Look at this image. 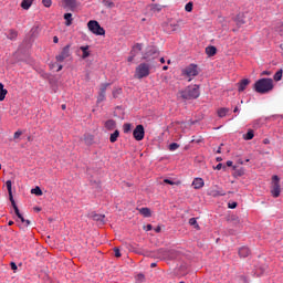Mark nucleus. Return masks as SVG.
<instances>
[{
  "mask_svg": "<svg viewBox=\"0 0 283 283\" xmlns=\"http://www.w3.org/2000/svg\"><path fill=\"white\" fill-rule=\"evenodd\" d=\"M200 97V86L189 85L186 88L178 91L177 98L181 101H195Z\"/></svg>",
  "mask_w": 283,
  "mask_h": 283,
  "instance_id": "f257e3e1",
  "label": "nucleus"
},
{
  "mask_svg": "<svg viewBox=\"0 0 283 283\" xmlns=\"http://www.w3.org/2000/svg\"><path fill=\"white\" fill-rule=\"evenodd\" d=\"M7 185V189H8V193H9V200L14 209V213L17 216V222H21V227L23 229H25V227H30V220H27L25 218H23V214H21V212L19 211V207L17 206V201H14V197L12 196V181L8 180L6 182Z\"/></svg>",
  "mask_w": 283,
  "mask_h": 283,
  "instance_id": "f03ea898",
  "label": "nucleus"
},
{
  "mask_svg": "<svg viewBox=\"0 0 283 283\" xmlns=\"http://www.w3.org/2000/svg\"><path fill=\"white\" fill-rule=\"evenodd\" d=\"M254 90L258 94H269L273 90V80L271 78H260L254 84Z\"/></svg>",
  "mask_w": 283,
  "mask_h": 283,
  "instance_id": "7ed1b4c3",
  "label": "nucleus"
},
{
  "mask_svg": "<svg viewBox=\"0 0 283 283\" xmlns=\"http://www.w3.org/2000/svg\"><path fill=\"white\" fill-rule=\"evenodd\" d=\"M182 76L188 78L189 82L193 81L198 74H200V70L198 69V64H189L185 69L181 70Z\"/></svg>",
  "mask_w": 283,
  "mask_h": 283,
  "instance_id": "20e7f679",
  "label": "nucleus"
},
{
  "mask_svg": "<svg viewBox=\"0 0 283 283\" xmlns=\"http://www.w3.org/2000/svg\"><path fill=\"white\" fill-rule=\"evenodd\" d=\"M270 193L272 198H280L282 193V186L280 185V177L277 175L272 176Z\"/></svg>",
  "mask_w": 283,
  "mask_h": 283,
  "instance_id": "39448f33",
  "label": "nucleus"
},
{
  "mask_svg": "<svg viewBox=\"0 0 283 283\" xmlns=\"http://www.w3.org/2000/svg\"><path fill=\"white\" fill-rule=\"evenodd\" d=\"M151 74V65L147 63H140L135 70L136 78H147Z\"/></svg>",
  "mask_w": 283,
  "mask_h": 283,
  "instance_id": "423d86ee",
  "label": "nucleus"
},
{
  "mask_svg": "<svg viewBox=\"0 0 283 283\" xmlns=\"http://www.w3.org/2000/svg\"><path fill=\"white\" fill-rule=\"evenodd\" d=\"M87 29L90 32H92V34H95V36H105V29L101 27L96 20H90L87 22Z\"/></svg>",
  "mask_w": 283,
  "mask_h": 283,
  "instance_id": "0eeeda50",
  "label": "nucleus"
},
{
  "mask_svg": "<svg viewBox=\"0 0 283 283\" xmlns=\"http://www.w3.org/2000/svg\"><path fill=\"white\" fill-rule=\"evenodd\" d=\"M180 253L177 250L160 249L157 251V258L159 260H176Z\"/></svg>",
  "mask_w": 283,
  "mask_h": 283,
  "instance_id": "6e6552de",
  "label": "nucleus"
},
{
  "mask_svg": "<svg viewBox=\"0 0 283 283\" xmlns=\"http://www.w3.org/2000/svg\"><path fill=\"white\" fill-rule=\"evenodd\" d=\"M158 50L156 48L150 46L147 49V51L143 54V61H153L154 59H158L159 56Z\"/></svg>",
  "mask_w": 283,
  "mask_h": 283,
  "instance_id": "1a4fd4ad",
  "label": "nucleus"
},
{
  "mask_svg": "<svg viewBox=\"0 0 283 283\" xmlns=\"http://www.w3.org/2000/svg\"><path fill=\"white\" fill-rule=\"evenodd\" d=\"M133 138H135V140L137 142L144 140L145 126H143V124H139L135 127V129L133 130Z\"/></svg>",
  "mask_w": 283,
  "mask_h": 283,
  "instance_id": "9d476101",
  "label": "nucleus"
},
{
  "mask_svg": "<svg viewBox=\"0 0 283 283\" xmlns=\"http://www.w3.org/2000/svg\"><path fill=\"white\" fill-rule=\"evenodd\" d=\"M138 52H143V43H136L130 51V55L128 56L127 61L128 63H132L134 59H136V55Z\"/></svg>",
  "mask_w": 283,
  "mask_h": 283,
  "instance_id": "9b49d317",
  "label": "nucleus"
},
{
  "mask_svg": "<svg viewBox=\"0 0 283 283\" xmlns=\"http://www.w3.org/2000/svg\"><path fill=\"white\" fill-rule=\"evenodd\" d=\"M57 63H63L65 59H70V45H66L62 49L61 53L55 56Z\"/></svg>",
  "mask_w": 283,
  "mask_h": 283,
  "instance_id": "f8f14e48",
  "label": "nucleus"
},
{
  "mask_svg": "<svg viewBox=\"0 0 283 283\" xmlns=\"http://www.w3.org/2000/svg\"><path fill=\"white\" fill-rule=\"evenodd\" d=\"M208 196H211L212 198H220V196H227V192L222 190V188L214 186V188H210Z\"/></svg>",
  "mask_w": 283,
  "mask_h": 283,
  "instance_id": "ddd939ff",
  "label": "nucleus"
},
{
  "mask_svg": "<svg viewBox=\"0 0 283 283\" xmlns=\"http://www.w3.org/2000/svg\"><path fill=\"white\" fill-rule=\"evenodd\" d=\"M107 87H109V83H104L101 85L97 96V103H103V101H105V93L107 92Z\"/></svg>",
  "mask_w": 283,
  "mask_h": 283,
  "instance_id": "4468645a",
  "label": "nucleus"
},
{
  "mask_svg": "<svg viewBox=\"0 0 283 283\" xmlns=\"http://www.w3.org/2000/svg\"><path fill=\"white\" fill-rule=\"evenodd\" d=\"M228 221L230 222V224H232V227H235L237 229H242V223L240 222V217L232 216Z\"/></svg>",
  "mask_w": 283,
  "mask_h": 283,
  "instance_id": "2eb2a0df",
  "label": "nucleus"
},
{
  "mask_svg": "<svg viewBox=\"0 0 283 283\" xmlns=\"http://www.w3.org/2000/svg\"><path fill=\"white\" fill-rule=\"evenodd\" d=\"M105 129H107V132H114V129H116V120L114 119H108L105 122L104 124Z\"/></svg>",
  "mask_w": 283,
  "mask_h": 283,
  "instance_id": "dca6fc26",
  "label": "nucleus"
},
{
  "mask_svg": "<svg viewBox=\"0 0 283 283\" xmlns=\"http://www.w3.org/2000/svg\"><path fill=\"white\" fill-rule=\"evenodd\" d=\"M192 187L195 189H202L205 187V180L202 178H195L192 181Z\"/></svg>",
  "mask_w": 283,
  "mask_h": 283,
  "instance_id": "f3484780",
  "label": "nucleus"
},
{
  "mask_svg": "<svg viewBox=\"0 0 283 283\" xmlns=\"http://www.w3.org/2000/svg\"><path fill=\"white\" fill-rule=\"evenodd\" d=\"M251 255V250L247 247H242L239 249V256L240 258H249Z\"/></svg>",
  "mask_w": 283,
  "mask_h": 283,
  "instance_id": "a211bd4d",
  "label": "nucleus"
},
{
  "mask_svg": "<svg viewBox=\"0 0 283 283\" xmlns=\"http://www.w3.org/2000/svg\"><path fill=\"white\" fill-rule=\"evenodd\" d=\"M206 54L208 56H216V54H218V49L213 45L207 46L206 48Z\"/></svg>",
  "mask_w": 283,
  "mask_h": 283,
  "instance_id": "6ab92c4d",
  "label": "nucleus"
},
{
  "mask_svg": "<svg viewBox=\"0 0 283 283\" xmlns=\"http://www.w3.org/2000/svg\"><path fill=\"white\" fill-rule=\"evenodd\" d=\"M84 143H85V145H87L88 147H91V145L94 144V135H92V134H85V135H84Z\"/></svg>",
  "mask_w": 283,
  "mask_h": 283,
  "instance_id": "aec40b11",
  "label": "nucleus"
},
{
  "mask_svg": "<svg viewBox=\"0 0 283 283\" xmlns=\"http://www.w3.org/2000/svg\"><path fill=\"white\" fill-rule=\"evenodd\" d=\"M32 3H34V0H22L20 6L22 10H30V8H32Z\"/></svg>",
  "mask_w": 283,
  "mask_h": 283,
  "instance_id": "412c9836",
  "label": "nucleus"
},
{
  "mask_svg": "<svg viewBox=\"0 0 283 283\" xmlns=\"http://www.w3.org/2000/svg\"><path fill=\"white\" fill-rule=\"evenodd\" d=\"M251 83V81L244 78L241 80V82L239 83V92H244V90H247V87L249 86V84Z\"/></svg>",
  "mask_w": 283,
  "mask_h": 283,
  "instance_id": "4be33fe9",
  "label": "nucleus"
},
{
  "mask_svg": "<svg viewBox=\"0 0 283 283\" xmlns=\"http://www.w3.org/2000/svg\"><path fill=\"white\" fill-rule=\"evenodd\" d=\"M120 136V132L118 129H115L113 134L109 136L111 143H116Z\"/></svg>",
  "mask_w": 283,
  "mask_h": 283,
  "instance_id": "5701e85b",
  "label": "nucleus"
},
{
  "mask_svg": "<svg viewBox=\"0 0 283 283\" xmlns=\"http://www.w3.org/2000/svg\"><path fill=\"white\" fill-rule=\"evenodd\" d=\"M139 213L144 216V218H151V210L149 208H140Z\"/></svg>",
  "mask_w": 283,
  "mask_h": 283,
  "instance_id": "b1692460",
  "label": "nucleus"
},
{
  "mask_svg": "<svg viewBox=\"0 0 283 283\" xmlns=\"http://www.w3.org/2000/svg\"><path fill=\"white\" fill-rule=\"evenodd\" d=\"M17 36H19V33L17 32V30L14 29L9 30L7 38L10 39V41H14Z\"/></svg>",
  "mask_w": 283,
  "mask_h": 283,
  "instance_id": "393cba45",
  "label": "nucleus"
},
{
  "mask_svg": "<svg viewBox=\"0 0 283 283\" xmlns=\"http://www.w3.org/2000/svg\"><path fill=\"white\" fill-rule=\"evenodd\" d=\"M163 11V6L160 4H150V12L157 14L158 12Z\"/></svg>",
  "mask_w": 283,
  "mask_h": 283,
  "instance_id": "a878e982",
  "label": "nucleus"
},
{
  "mask_svg": "<svg viewBox=\"0 0 283 283\" xmlns=\"http://www.w3.org/2000/svg\"><path fill=\"white\" fill-rule=\"evenodd\" d=\"M6 96H8V90H6L3 84L0 83V101H6Z\"/></svg>",
  "mask_w": 283,
  "mask_h": 283,
  "instance_id": "bb28decb",
  "label": "nucleus"
},
{
  "mask_svg": "<svg viewBox=\"0 0 283 283\" xmlns=\"http://www.w3.org/2000/svg\"><path fill=\"white\" fill-rule=\"evenodd\" d=\"M217 114H218L219 118H224V116H227V114H229V108H227V107L219 108Z\"/></svg>",
  "mask_w": 283,
  "mask_h": 283,
  "instance_id": "cd10ccee",
  "label": "nucleus"
},
{
  "mask_svg": "<svg viewBox=\"0 0 283 283\" xmlns=\"http://www.w3.org/2000/svg\"><path fill=\"white\" fill-rule=\"evenodd\" d=\"M237 25H244L247 23V20H244V14H238L235 18Z\"/></svg>",
  "mask_w": 283,
  "mask_h": 283,
  "instance_id": "c85d7f7f",
  "label": "nucleus"
},
{
  "mask_svg": "<svg viewBox=\"0 0 283 283\" xmlns=\"http://www.w3.org/2000/svg\"><path fill=\"white\" fill-rule=\"evenodd\" d=\"M80 50L83 52L82 59H87V56H90V45L81 46Z\"/></svg>",
  "mask_w": 283,
  "mask_h": 283,
  "instance_id": "c756f323",
  "label": "nucleus"
},
{
  "mask_svg": "<svg viewBox=\"0 0 283 283\" xmlns=\"http://www.w3.org/2000/svg\"><path fill=\"white\" fill-rule=\"evenodd\" d=\"M64 19H65V25L67 27V28H70V25H72V21H73V19H72V13H65L64 14Z\"/></svg>",
  "mask_w": 283,
  "mask_h": 283,
  "instance_id": "7c9ffc66",
  "label": "nucleus"
},
{
  "mask_svg": "<svg viewBox=\"0 0 283 283\" xmlns=\"http://www.w3.org/2000/svg\"><path fill=\"white\" fill-rule=\"evenodd\" d=\"M255 134L253 133V129L248 130L245 135H243L244 140H253V137Z\"/></svg>",
  "mask_w": 283,
  "mask_h": 283,
  "instance_id": "2f4dec72",
  "label": "nucleus"
},
{
  "mask_svg": "<svg viewBox=\"0 0 283 283\" xmlns=\"http://www.w3.org/2000/svg\"><path fill=\"white\" fill-rule=\"evenodd\" d=\"M189 226L195 227V229H197V230L200 229V226L198 224V221L196 220V218H190L189 219Z\"/></svg>",
  "mask_w": 283,
  "mask_h": 283,
  "instance_id": "473e14b6",
  "label": "nucleus"
},
{
  "mask_svg": "<svg viewBox=\"0 0 283 283\" xmlns=\"http://www.w3.org/2000/svg\"><path fill=\"white\" fill-rule=\"evenodd\" d=\"M120 94H123V88L117 87L113 90V98H118V96H120Z\"/></svg>",
  "mask_w": 283,
  "mask_h": 283,
  "instance_id": "72a5a7b5",
  "label": "nucleus"
},
{
  "mask_svg": "<svg viewBox=\"0 0 283 283\" xmlns=\"http://www.w3.org/2000/svg\"><path fill=\"white\" fill-rule=\"evenodd\" d=\"M31 193H34V196H43V190H41V187L36 186L31 190Z\"/></svg>",
  "mask_w": 283,
  "mask_h": 283,
  "instance_id": "f704fd0d",
  "label": "nucleus"
},
{
  "mask_svg": "<svg viewBox=\"0 0 283 283\" xmlns=\"http://www.w3.org/2000/svg\"><path fill=\"white\" fill-rule=\"evenodd\" d=\"M64 3H65L69 8H75V7H76V0H64Z\"/></svg>",
  "mask_w": 283,
  "mask_h": 283,
  "instance_id": "c9c22d12",
  "label": "nucleus"
},
{
  "mask_svg": "<svg viewBox=\"0 0 283 283\" xmlns=\"http://www.w3.org/2000/svg\"><path fill=\"white\" fill-rule=\"evenodd\" d=\"M123 130H124V134H129V132H132V124H124Z\"/></svg>",
  "mask_w": 283,
  "mask_h": 283,
  "instance_id": "e433bc0d",
  "label": "nucleus"
},
{
  "mask_svg": "<svg viewBox=\"0 0 283 283\" xmlns=\"http://www.w3.org/2000/svg\"><path fill=\"white\" fill-rule=\"evenodd\" d=\"M185 10H186V12H192L193 11V2H188L185 6Z\"/></svg>",
  "mask_w": 283,
  "mask_h": 283,
  "instance_id": "4c0bfd02",
  "label": "nucleus"
},
{
  "mask_svg": "<svg viewBox=\"0 0 283 283\" xmlns=\"http://www.w3.org/2000/svg\"><path fill=\"white\" fill-rule=\"evenodd\" d=\"M283 71L280 70L274 74V81H282Z\"/></svg>",
  "mask_w": 283,
  "mask_h": 283,
  "instance_id": "58836bf2",
  "label": "nucleus"
},
{
  "mask_svg": "<svg viewBox=\"0 0 283 283\" xmlns=\"http://www.w3.org/2000/svg\"><path fill=\"white\" fill-rule=\"evenodd\" d=\"M103 4L106 7V8H114V2L112 0H103Z\"/></svg>",
  "mask_w": 283,
  "mask_h": 283,
  "instance_id": "ea45409f",
  "label": "nucleus"
},
{
  "mask_svg": "<svg viewBox=\"0 0 283 283\" xmlns=\"http://www.w3.org/2000/svg\"><path fill=\"white\" fill-rule=\"evenodd\" d=\"M180 28V24H168V30L176 32Z\"/></svg>",
  "mask_w": 283,
  "mask_h": 283,
  "instance_id": "a19ab883",
  "label": "nucleus"
},
{
  "mask_svg": "<svg viewBox=\"0 0 283 283\" xmlns=\"http://www.w3.org/2000/svg\"><path fill=\"white\" fill-rule=\"evenodd\" d=\"M178 147H180V145H178L177 143H172L169 145V150L170 151H176V149H178Z\"/></svg>",
  "mask_w": 283,
  "mask_h": 283,
  "instance_id": "79ce46f5",
  "label": "nucleus"
},
{
  "mask_svg": "<svg viewBox=\"0 0 283 283\" xmlns=\"http://www.w3.org/2000/svg\"><path fill=\"white\" fill-rule=\"evenodd\" d=\"M21 136H23V132L17 130L13 135V138H14V140H19V138H21Z\"/></svg>",
  "mask_w": 283,
  "mask_h": 283,
  "instance_id": "37998d69",
  "label": "nucleus"
},
{
  "mask_svg": "<svg viewBox=\"0 0 283 283\" xmlns=\"http://www.w3.org/2000/svg\"><path fill=\"white\" fill-rule=\"evenodd\" d=\"M42 4L44 8H51L52 7V0H42Z\"/></svg>",
  "mask_w": 283,
  "mask_h": 283,
  "instance_id": "c03bdc74",
  "label": "nucleus"
},
{
  "mask_svg": "<svg viewBox=\"0 0 283 283\" xmlns=\"http://www.w3.org/2000/svg\"><path fill=\"white\" fill-rule=\"evenodd\" d=\"M136 280H137V283H143V282H145V274H138V275L136 276Z\"/></svg>",
  "mask_w": 283,
  "mask_h": 283,
  "instance_id": "a18cd8bd",
  "label": "nucleus"
},
{
  "mask_svg": "<svg viewBox=\"0 0 283 283\" xmlns=\"http://www.w3.org/2000/svg\"><path fill=\"white\" fill-rule=\"evenodd\" d=\"M164 182L166 184V185H180V181H172V180H170V179H164Z\"/></svg>",
  "mask_w": 283,
  "mask_h": 283,
  "instance_id": "49530a36",
  "label": "nucleus"
},
{
  "mask_svg": "<svg viewBox=\"0 0 283 283\" xmlns=\"http://www.w3.org/2000/svg\"><path fill=\"white\" fill-rule=\"evenodd\" d=\"M114 253H115V258H120L122 256L120 249H118V248H114Z\"/></svg>",
  "mask_w": 283,
  "mask_h": 283,
  "instance_id": "de8ad7c7",
  "label": "nucleus"
},
{
  "mask_svg": "<svg viewBox=\"0 0 283 283\" xmlns=\"http://www.w3.org/2000/svg\"><path fill=\"white\" fill-rule=\"evenodd\" d=\"M103 218H105V216L95 214V216L93 217V219L96 220V221L103 220Z\"/></svg>",
  "mask_w": 283,
  "mask_h": 283,
  "instance_id": "09e8293b",
  "label": "nucleus"
},
{
  "mask_svg": "<svg viewBox=\"0 0 283 283\" xmlns=\"http://www.w3.org/2000/svg\"><path fill=\"white\" fill-rule=\"evenodd\" d=\"M229 209H235L238 207V202H232L228 205Z\"/></svg>",
  "mask_w": 283,
  "mask_h": 283,
  "instance_id": "8fccbe9b",
  "label": "nucleus"
},
{
  "mask_svg": "<svg viewBox=\"0 0 283 283\" xmlns=\"http://www.w3.org/2000/svg\"><path fill=\"white\" fill-rule=\"evenodd\" d=\"M10 266H11L12 271H17V269H18L17 263H14V262H11Z\"/></svg>",
  "mask_w": 283,
  "mask_h": 283,
  "instance_id": "3c124183",
  "label": "nucleus"
},
{
  "mask_svg": "<svg viewBox=\"0 0 283 283\" xmlns=\"http://www.w3.org/2000/svg\"><path fill=\"white\" fill-rule=\"evenodd\" d=\"M156 233H160V231H163V228H160V226H158L157 228H155Z\"/></svg>",
  "mask_w": 283,
  "mask_h": 283,
  "instance_id": "603ef678",
  "label": "nucleus"
},
{
  "mask_svg": "<svg viewBox=\"0 0 283 283\" xmlns=\"http://www.w3.org/2000/svg\"><path fill=\"white\" fill-rule=\"evenodd\" d=\"M227 167H233V161L228 160V161H227Z\"/></svg>",
  "mask_w": 283,
  "mask_h": 283,
  "instance_id": "864d4df0",
  "label": "nucleus"
},
{
  "mask_svg": "<svg viewBox=\"0 0 283 283\" xmlns=\"http://www.w3.org/2000/svg\"><path fill=\"white\" fill-rule=\"evenodd\" d=\"M216 169H217L218 171H220V169H222V164H218V165L216 166Z\"/></svg>",
  "mask_w": 283,
  "mask_h": 283,
  "instance_id": "5fc2aeb1",
  "label": "nucleus"
},
{
  "mask_svg": "<svg viewBox=\"0 0 283 283\" xmlns=\"http://www.w3.org/2000/svg\"><path fill=\"white\" fill-rule=\"evenodd\" d=\"M191 143L200 144V143H202V139H192Z\"/></svg>",
  "mask_w": 283,
  "mask_h": 283,
  "instance_id": "6e6d98bb",
  "label": "nucleus"
},
{
  "mask_svg": "<svg viewBox=\"0 0 283 283\" xmlns=\"http://www.w3.org/2000/svg\"><path fill=\"white\" fill-rule=\"evenodd\" d=\"M53 43H59V36H53Z\"/></svg>",
  "mask_w": 283,
  "mask_h": 283,
  "instance_id": "4d7b16f0",
  "label": "nucleus"
},
{
  "mask_svg": "<svg viewBox=\"0 0 283 283\" xmlns=\"http://www.w3.org/2000/svg\"><path fill=\"white\" fill-rule=\"evenodd\" d=\"M151 229H153L151 224H147L146 231H151Z\"/></svg>",
  "mask_w": 283,
  "mask_h": 283,
  "instance_id": "13d9d810",
  "label": "nucleus"
},
{
  "mask_svg": "<svg viewBox=\"0 0 283 283\" xmlns=\"http://www.w3.org/2000/svg\"><path fill=\"white\" fill-rule=\"evenodd\" d=\"M163 70H164V72H167V70H169V66L165 65V66H163Z\"/></svg>",
  "mask_w": 283,
  "mask_h": 283,
  "instance_id": "bf43d9fd",
  "label": "nucleus"
},
{
  "mask_svg": "<svg viewBox=\"0 0 283 283\" xmlns=\"http://www.w3.org/2000/svg\"><path fill=\"white\" fill-rule=\"evenodd\" d=\"M156 266H157L156 263H151V264H150V268H151V269H156Z\"/></svg>",
  "mask_w": 283,
  "mask_h": 283,
  "instance_id": "052dcab7",
  "label": "nucleus"
},
{
  "mask_svg": "<svg viewBox=\"0 0 283 283\" xmlns=\"http://www.w3.org/2000/svg\"><path fill=\"white\" fill-rule=\"evenodd\" d=\"M61 70H63V65H59V67H57V72H61Z\"/></svg>",
  "mask_w": 283,
  "mask_h": 283,
  "instance_id": "680f3d73",
  "label": "nucleus"
},
{
  "mask_svg": "<svg viewBox=\"0 0 283 283\" xmlns=\"http://www.w3.org/2000/svg\"><path fill=\"white\" fill-rule=\"evenodd\" d=\"M234 114L240 112V108H238V106L233 109Z\"/></svg>",
  "mask_w": 283,
  "mask_h": 283,
  "instance_id": "e2e57ef3",
  "label": "nucleus"
},
{
  "mask_svg": "<svg viewBox=\"0 0 283 283\" xmlns=\"http://www.w3.org/2000/svg\"><path fill=\"white\" fill-rule=\"evenodd\" d=\"M12 224H14V221H9V222H8V226H9V227H12Z\"/></svg>",
  "mask_w": 283,
  "mask_h": 283,
  "instance_id": "0e129e2a",
  "label": "nucleus"
},
{
  "mask_svg": "<svg viewBox=\"0 0 283 283\" xmlns=\"http://www.w3.org/2000/svg\"><path fill=\"white\" fill-rule=\"evenodd\" d=\"M160 63H165V57H160Z\"/></svg>",
  "mask_w": 283,
  "mask_h": 283,
  "instance_id": "69168bd1",
  "label": "nucleus"
},
{
  "mask_svg": "<svg viewBox=\"0 0 283 283\" xmlns=\"http://www.w3.org/2000/svg\"><path fill=\"white\" fill-rule=\"evenodd\" d=\"M34 211L39 212V211H41V208H34Z\"/></svg>",
  "mask_w": 283,
  "mask_h": 283,
  "instance_id": "338daca9",
  "label": "nucleus"
},
{
  "mask_svg": "<svg viewBox=\"0 0 283 283\" xmlns=\"http://www.w3.org/2000/svg\"><path fill=\"white\" fill-rule=\"evenodd\" d=\"M67 106H65V104L62 105V109H66Z\"/></svg>",
  "mask_w": 283,
  "mask_h": 283,
  "instance_id": "774afa93",
  "label": "nucleus"
}]
</instances>
